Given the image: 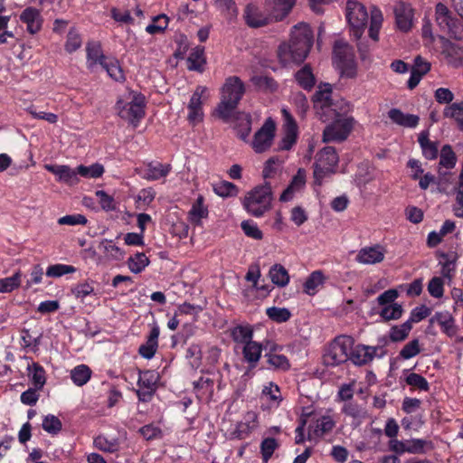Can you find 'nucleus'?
Segmentation results:
<instances>
[{"instance_id": "1", "label": "nucleus", "mask_w": 463, "mask_h": 463, "mask_svg": "<svg viewBox=\"0 0 463 463\" xmlns=\"http://www.w3.org/2000/svg\"><path fill=\"white\" fill-rule=\"evenodd\" d=\"M313 43V33L308 24L299 23L291 30L288 43L279 45L278 56L284 65L301 63L307 58Z\"/></svg>"}, {"instance_id": "2", "label": "nucleus", "mask_w": 463, "mask_h": 463, "mask_svg": "<svg viewBox=\"0 0 463 463\" xmlns=\"http://www.w3.org/2000/svg\"><path fill=\"white\" fill-rule=\"evenodd\" d=\"M314 109L322 121L337 118L341 112H345L348 104L344 99L332 98V87L328 83L320 84L313 97Z\"/></svg>"}, {"instance_id": "3", "label": "nucleus", "mask_w": 463, "mask_h": 463, "mask_svg": "<svg viewBox=\"0 0 463 463\" xmlns=\"http://www.w3.org/2000/svg\"><path fill=\"white\" fill-rule=\"evenodd\" d=\"M244 92L245 86L239 77H228L222 88L221 102L217 107L219 117L228 119L236 109Z\"/></svg>"}, {"instance_id": "4", "label": "nucleus", "mask_w": 463, "mask_h": 463, "mask_svg": "<svg viewBox=\"0 0 463 463\" xmlns=\"http://www.w3.org/2000/svg\"><path fill=\"white\" fill-rule=\"evenodd\" d=\"M271 202V186L265 183L248 192L242 200V205L249 214L260 217L270 209Z\"/></svg>"}, {"instance_id": "5", "label": "nucleus", "mask_w": 463, "mask_h": 463, "mask_svg": "<svg viewBox=\"0 0 463 463\" xmlns=\"http://www.w3.org/2000/svg\"><path fill=\"white\" fill-rule=\"evenodd\" d=\"M333 64L341 77L353 79L357 74V64L353 48L343 41H336L333 50Z\"/></svg>"}, {"instance_id": "6", "label": "nucleus", "mask_w": 463, "mask_h": 463, "mask_svg": "<svg viewBox=\"0 0 463 463\" xmlns=\"http://www.w3.org/2000/svg\"><path fill=\"white\" fill-rule=\"evenodd\" d=\"M339 158L335 149L326 146L316 156L314 163V183L321 185L325 179L335 173Z\"/></svg>"}, {"instance_id": "7", "label": "nucleus", "mask_w": 463, "mask_h": 463, "mask_svg": "<svg viewBox=\"0 0 463 463\" xmlns=\"http://www.w3.org/2000/svg\"><path fill=\"white\" fill-rule=\"evenodd\" d=\"M129 100L118 99L116 104L118 114L135 128L145 116L146 101L142 94L130 93Z\"/></svg>"}, {"instance_id": "8", "label": "nucleus", "mask_w": 463, "mask_h": 463, "mask_svg": "<svg viewBox=\"0 0 463 463\" xmlns=\"http://www.w3.org/2000/svg\"><path fill=\"white\" fill-rule=\"evenodd\" d=\"M354 341L348 335H339L329 345L324 354V363L335 366L350 360Z\"/></svg>"}, {"instance_id": "9", "label": "nucleus", "mask_w": 463, "mask_h": 463, "mask_svg": "<svg viewBox=\"0 0 463 463\" xmlns=\"http://www.w3.org/2000/svg\"><path fill=\"white\" fill-rule=\"evenodd\" d=\"M435 22L441 31L447 32L454 39H463V24L443 3L435 5Z\"/></svg>"}, {"instance_id": "10", "label": "nucleus", "mask_w": 463, "mask_h": 463, "mask_svg": "<svg viewBox=\"0 0 463 463\" xmlns=\"http://www.w3.org/2000/svg\"><path fill=\"white\" fill-rule=\"evenodd\" d=\"M345 15L352 34L355 39H360L368 21L366 7L356 0H349L346 3Z\"/></svg>"}, {"instance_id": "11", "label": "nucleus", "mask_w": 463, "mask_h": 463, "mask_svg": "<svg viewBox=\"0 0 463 463\" xmlns=\"http://www.w3.org/2000/svg\"><path fill=\"white\" fill-rule=\"evenodd\" d=\"M334 121L328 125L323 132L324 142H340L347 138L353 126V118H333Z\"/></svg>"}, {"instance_id": "12", "label": "nucleus", "mask_w": 463, "mask_h": 463, "mask_svg": "<svg viewBox=\"0 0 463 463\" xmlns=\"http://www.w3.org/2000/svg\"><path fill=\"white\" fill-rule=\"evenodd\" d=\"M159 374L156 371L146 370L139 373L137 395L141 402H149L156 392Z\"/></svg>"}, {"instance_id": "13", "label": "nucleus", "mask_w": 463, "mask_h": 463, "mask_svg": "<svg viewBox=\"0 0 463 463\" xmlns=\"http://www.w3.org/2000/svg\"><path fill=\"white\" fill-rule=\"evenodd\" d=\"M275 137V124L267 119L263 126L255 133L251 146L256 153L267 151L272 145Z\"/></svg>"}, {"instance_id": "14", "label": "nucleus", "mask_w": 463, "mask_h": 463, "mask_svg": "<svg viewBox=\"0 0 463 463\" xmlns=\"http://www.w3.org/2000/svg\"><path fill=\"white\" fill-rule=\"evenodd\" d=\"M284 118V134L279 144V149L288 151L290 150L297 142L298 127L288 109H282Z\"/></svg>"}, {"instance_id": "15", "label": "nucleus", "mask_w": 463, "mask_h": 463, "mask_svg": "<svg viewBox=\"0 0 463 463\" xmlns=\"http://www.w3.org/2000/svg\"><path fill=\"white\" fill-rule=\"evenodd\" d=\"M207 92L204 86H197L188 103L187 118L190 123L195 125L203 120V112L202 108V99Z\"/></svg>"}, {"instance_id": "16", "label": "nucleus", "mask_w": 463, "mask_h": 463, "mask_svg": "<svg viewBox=\"0 0 463 463\" xmlns=\"http://www.w3.org/2000/svg\"><path fill=\"white\" fill-rule=\"evenodd\" d=\"M172 170L170 164H162L160 162H149L144 166L137 168V173L147 181H156L166 177Z\"/></svg>"}, {"instance_id": "17", "label": "nucleus", "mask_w": 463, "mask_h": 463, "mask_svg": "<svg viewBox=\"0 0 463 463\" xmlns=\"http://www.w3.org/2000/svg\"><path fill=\"white\" fill-rule=\"evenodd\" d=\"M385 253V248L380 244L367 246L358 251L355 260L364 265H374L384 260Z\"/></svg>"}, {"instance_id": "18", "label": "nucleus", "mask_w": 463, "mask_h": 463, "mask_svg": "<svg viewBox=\"0 0 463 463\" xmlns=\"http://www.w3.org/2000/svg\"><path fill=\"white\" fill-rule=\"evenodd\" d=\"M19 20L26 26V31L30 34H35L42 30L43 18L41 11L35 7L24 8L19 15Z\"/></svg>"}, {"instance_id": "19", "label": "nucleus", "mask_w": 463, "mask_h": 463, "mask_svg": "<svg viewBox=\"0 0 463 463\" xmlns=\"http://www.w3.org/2000/svg\"><path fill=\"white\" fill-rule=\"evenodd\" d=\"M396 25L402 32H409L413 25V9L411 5L399 2L394 6Z\"/></svg>"}, {"instance_id": "20", "label": "nucleus", "mask_w": 463, "mask_h": 463, "mask_svg": "<svg viewBox=\"0 0 463 463\" xmlns=\"http://www.w3.org/2000/svg\"><path fill=\"white\" fill-rule=\"evenodd\" d=\"M457 163V157L449 146H444L440 151L438 173L439 182H448L449 172Z\"/></svg>"}, {"instance_id": "21", "label": "nucleus", "mask_w": 463, "mask_h": 463, "mask_svg": "<svg viewBox=\"0 0 463 463\" xmlns=\"http://www.w3.org/2000/svg\"><path fill=\"white\" fill-rule=\"evenodd\" d=\"M45 169L53 174L59 182L69 185H74L79 183L77 176V168L72 169L65 165H45Z\"/></svg>"}, {"instance_id": "22", "label": "nucleus", "mask_w": 463, "mask_h": 463, "mask_svg": "<svg viewBox=\"0 0 463 463\" xmlns=\"http://www.w3.org/2000/svg\"><path fill=\"white\" fill-rule=\"evenodd\" d=\"M341 412L351 418V426L354 429L358 428L369 416L366 409L356 402L344 403Z\"/></svg>"}, {"instance_id": "23", "label": "nucleus", "mask_w": 463, "mask_h": 463, "mask_svg": "<svg viewBox=\"0 0 463 463\" xmlns=\"http://www.w3.org/2000/svg\"><path fill=\"white\" fill-rule=\"evenodd\" d=\"M379 347L364 345H353L350 360L356 365H363L370 363L376 355Z\"/></svg>"}, {"instance_id": "24", "label": "nucleus", "mask_w": 463, "mask_h": 463, "mask_svg": "<svg viewBox=\"0 0 463 463\" xmlns=\"http://www.w3.org/2000/svg\"><path fill=\"white\" fill-rule=\"evenodd\" d=\"M306 178V171L303 168H299L288 186L281 194L280 201L288 202L292 200L297 193L301 192L305 188Z\"/></svg>"}, {"instance_id": "25", "label": "nucleus", "mask_w": 463, "mask_h": 463, "mask_svg": "<svg viewBox=\"0 0 463 463\" xmlns=\"http://www.w3.org/2000/svg\"><path fill=\"white\" fill-rule=\"evenodd\" d=\"M160 330L158 326L154 325L145 344L141 345L138 354L145 359L150 360L154 357L158 348V337Z\"/></svg>"}, {"instance_id": "26", "label": "nucleus", "mask_w": 463, "mask_h": 463, "mask_svg": "<svg viewBox=\"0 0 463 463\" xmlns=\"http://www.w3.org/2000/svg\"><path fill=\"white\" fill-rule=\"evenodd\" d=\"M263 351L262 344L251 341L242 346V355L244 361L249 364L250 368H255L261 358Z\"/></svg>"}, {"instance_id": "27", "label": "nucleus", "mask_w": 463, "mask_h": 463, "mask_svg": "<svg viewBox=\"0 0 463 463\" xmlns=\"http://www.w3.org/2000/svg\"><path fill=\"white\" fill-rule=\"evenodd\" d=\"M244 19L246 24L250 27L253 28L264 26L269 21V17L264 15L260 9L252 4L246 5L244 10Z\"/></svg>"}, {"instance_id": "28", "label": "nucleus", "mask_w": 463, "mask_h": 463, "mask_svg": "<svg viewBox=\"0 0 463 463\" xmlns=\"http://www.w3.org/2000/svg\"><path fill=\"white\" fill-rule=\"evenodd\" d=\"M257 414L253 411L245 413L243 420L237 423L234 434L239 439L246 438L257 427Z\"/></svg>"}, {"instance_id": "29", "label": "nucleus", "mask_w": 463, "mask_h": 463, "mask_svg": "<svg viewBox=\"0 0 463 463\" xmlns=\"http://www.w3.org/2000/svg\"><path fill=\"white\" fill-rule=\"evenodd\" d=\"M391 120L404 128H415L419 123V117L413 114H406L398 109H392L388 112Z\"/></svg>"}, {"instance_id": "30", "label": "nucleus", "mask_w": 463, "mask_h": 463, "mask_svg": "<svg viewBox=\"0 0 463 463\" xmlns=\"http://www.w3.org/2000/svg\"><path fill=\"white\" fill-rule=\"evenodd\" d=\"M431 323L438 324L442 331L449 336H454L457 333V326H455L452 316L445 312H437L431 318Z\"/></svg>"}, {"instance_id": "31", "label": "nucleus", "mask_w": 463, "mask_h": 463, "mask_svg": "<svg viewBox=\"0 0 463 463\" xmlns=\"http://www.w3.org/2000/svg\"><path fill=\"white\" fill-rule=\"evenodd\" d=\"M277 345H273L269 348V351L266 353L265 357L269 368L277 371H287L290 367V364L287 356L284 354H276Z\"/></svg>"}, {"instance_id": "32", "label": "nucleus", "mask_w": 463, "mask_h": 463, "mask_svg": "<svg viewBox=\"0 0 463 463\" xmlns=\"http://www.w3.org/2000/svg\"><path fill=\"white\" fill-rule=\"evenodd\" d=\"M98 249L105 255L107 259L112 260H121L125 255L124 250L117 246L112 240H101L98 245Z\"/></svg>"}, {"instance_id": "33", "label": "nucleus", "mask_w": 463, "mask_h": 463, "mask_svg": "<svg viewBox=\"0 0 463 463\" xmlns=\"http://www.w3.org/2000/svg\"><path fill=\"white\" fill-rule=\"evenodd\" d=\"M28 377L36 390H42L46 383L45 370L38 363L33 362L27 365Z\"/></svg>"}, {"instance_id": "34", "label": "nucleus", "mask_w": 463, "mask_h": 463, "mask_svg": "<svg viewBox=\"0 0 463 463\" xmlns=\"http://www.w3.org/2000/svg\"><path fill=\"white\" fill-rule=\"evenodd\" d=\"M214 381L208 376H202L194 382L196 395L201 400L211 399L213 394Z\"/></svg>"}, {"instance_id": "35", "label": "nucleus", "mask_w": 463, "mask_h": 463, "mask_svg": "<svg viewBox=\"0 0 463 463\" xmlns=\"http://www.w3.org/2000/svg\"><path fill=\"white\" fill-rule=\"evenodd\" d=\"M261 397L272 407H279L283 400L279 387L273 382H269L263 386Z\"/></svg>"}, {"instance_id": "36", "label": "nucleus", "mask_w": 463, "mask_h": 463, "mask_svg": "<svg viewBox=\"0 0 463 463\" xmlns=\"http://www.w3.org/2000/svg\"><path fill=\"white\" fill-rule=\"evenodd\" d=\"M273 9L270 12V19L281 21L291 11L296 4V0H272Z\"/></svg>"}, {"instance_id": "37", "label": "nucleus", "mask_w": 463, "mask_h": 463, "mask_svg": "<svg viewBox=\"0 0 463 463\" xmlns=\"http://www.w3.org/2000/svg\"><path fill=\"white\" fill-rule=\"evenodd\" d=\"M208 215V210L203 205V197L198 196L196 201L193 203L189 213H188V220L191 223L194 225H199L202 222L203 218H206Z\"/></svg>"}, {"instance_id": "38", "label": "nucleus", "mask_w": 463, "mask_h": 463, "mask_svg": "<svg viewBox=\"0 0 463 463\" xmlns=\"http://www.w3.org/2000/svg\"><path fill=\"white\" fill-rule=\"evenodd\" d=\"M331 410H328L327 413L322 415L316 421L314 428V435L317 437H322L333 430L335 427V420L330 414Z\"/></svg>"}, {"instance_id": "39", "label": "nucleus", "mask_w": 463, "mask_h": 463, "mask_svg": "<svg viewBox=\"0 0 463 463\" xmlns=\"http://www.w3.org/2000/svg\"><path fill=\"white\" fill-rule=\"evenodd\" d=\"M326 278L322 271H313L306 279L303 289L309 296H314L325 283Z\"/></svg>"}, {"instance_id": "40", "label": "nucleus", "mask_w": 463, "mask_h": 463, "mask_svg": "<svg viewBox=\"0 0 463 463\" xmlns=\"http://www.w3.org/2000/svg\"><path fill=\"white\" fill-rule=\"evenodd\" d=\"M231 336L235 343L243 346L253 340V329L249 325H239L232 329Z\"/></svg>"}, {"instance_id": "41", "label": "nucleus", "mask_w": 463, "mask_h": 463, "mask_svg": "<svg viewBox=\"0 0 463 463\" xmlns=\"http://www.w3.org/2000/svg\"><path fill=\"white\" fill-rule=\"evenodd\" d=\"M213 5L229 22L234 21L239 14L233 0H215Z\"/></svg>"}, {"instance_id": "42", "label": "nucleus", "mask_w": 463, "mask_h": 463, "mask_svg": "<svg viewBox=\"0 0 463 463\" xmlns=\"http://www.w3.org/2000/svg\"><path fill=\"white\" fill-rule=\"evenodd\" d=\"M383 21L382 11L376 6H373L370 10V27L369 36L374 42L379 40V32Z\"/></svg>"}, {"instance_id": "43", "label": "nucleus", "mask_w": 463, "mask_h": 463, "mask_svg": "<svg viewBox=\"0 0 463 463\" xmlns=\"http://www.w3.org/2000/svg\"><path fill=\"white\" fill-rule=\"evenodd\" d=\"M100 65L107 71L108 75L116 81L125 80V75L118 60L108 58L100 61Z\"/></svg>"}, {"instance_id": "44", "label": "nucleus", "mask_w": 463, "mask_h": 463, "mask_svg": "<svg viewBox=\"0 0 463 463\" xmlns=\"http://www.w3.org/2000/svg\"><path fill=\"white\" fill-rule=\"evenodd\" d=\"M269 277L272 283L280 288H284L289 283L288 272L281 264L273 265L269 269Z\"/></svg>"}, {"instance_id": "45", "label": "nucleus", "mask_w": 463, "mask_h": 463, "mask_svg": "<svg viewBox=\"0 0 463 463\" xmlns=\"http://www.w3.org/2000/svg\"><path fill=\"white\" fill-rule=\"evenodd\" d=\"M96 449L109 453L117 452L119 449V441L117 438L109 439L104 435H99L94 439Z\"/></svg>"}, {"instance_id": "46", "label": "nucleus", "mask_w": 463, "mask_h": 463, "mask_svg": "<svg viewBox=\"0 0 463 463\" xmlns=\"http://www.w3.org/2000/svg\"><path fill=\"white\" fill-rule=\"evenodd\" d=\"M91 376V371L89 366L80 364L71 371V378L74 384L77 386H83L86 384Z\"/></svg>"}, {"instance_id": "47", "label": "nucleus", "mask_w": 463, "mask_h": 463, "mask_svg": "<svg viewBox=\"0 0 463 463\" xmlns=\"http://www.w3.org/2000/svg\"><path fill=\"white\" fill-rule=\"evenodd\" d=\"M87 51V64L90 69H92L98 63L100 64L101 61L108 60L103 53L102 50L98 43H89L86 48Z\"/></svg>"}, {"instance_id": "48", "label": "nucleus", "mask_w": 463, "mask_h": 463, "mask_svg": "<svg viewBox=\"0 0 463 463\" xmlns=\"http://www.w3.org/2000/svg\"><path fill=\"white\" fill-rule=\"evenodd\" d=\"M149 259L143 252H137L128 260V266L131 272L138 274L149 264Z\"/></svg>"}, {"instance_id": "49", "label": "nucleus", "mask_w": 463, "mask_h": 463, "mask_svg": "<svg viewBox=\"0 0 463 463\" xmlns=\"http://www.w3.org/2000/svg\"><path fill=\"white\" fill-rule=\"evenodd\" d=\"M443 114L446 118H453L459 128L463 130V101L447 106L444 109Z\"/></svg>"}, {"instance_id": "50", "label": "nucleus", "mask_w": 463, "mask_h": 463, "mask_svg": "<svg viewBox=\"0 0 463 463\" xmlns=\"http://www.w3.org/2000/svg\"><path fill=\"white\" fill-rule=\"evenodd\" d=\"M21 271H16L13 276L0 279V293H10L21 285Z\"/></svg>"}, {"instance_id": "51", "label": "nucleus", "mask_w": 463, "mask_h": 463, "mask_svg": "<svg viewBox=\"0 0 463 463\" xmlns=\"http://www.w3.org/2000/svg\"><path fill=\"white\" fill-rule=\"evenodd\" d=\"M295 77L298 83L305 90H311L315 85V77L308 66L299 70Z\"/></svg>"}, {"instance_id": "52", "label": "nucleus", "mask_w": 463, "mask_h": 463, "mask_svg": "<svg viewBox=\"0 0 463 463\" xmlns=\"http://www.w3.org/2000/svg\"><path fill=\"white\" fill-rule=\"evenodd\" d=\"M266 314L269 319L276 323H284L290 319L291 312L286 307H271L266 309Z\"/></svg>"}, {"instance_id": "53", "label": "nucleus", "mask_w": 463, "mask_h": 463, "mask_svg": "<svg viewBox=\"0 0 463 463\" xmlns=\"http://www.w3.org/2000/svg\"><path fill=\"white\" fill-rule=\"evenodd\" d=\"M104 173V167L100 164H93L86 166L80 165L77 167V176L80 175L85 178H99Z\"/></svg>"}, {"instance_id": "54", "label": "nucleus", "mask_w": 463, "mask_h": 463, "mask_svg": "<svg viewBox=\"0 0 463 463\" xmlns=\"http://www.w3.org/2000/svg\"><path fill=\"white\" fill-rule=\"evenodd\" d=\"M419 143L421 146L423 156L427 159L432 160L437 157L439 150L436 143L429 140L428 137L423 134L419 137Z\"/></svg>"}, {"instance_id": "55", "label": "nucleus", "mask_w": 463, "mask_h": 463, "mask_svg": "<svg viewBox=\"0 0 463 463\" xmlns=\"http://www.w3.org/2000/svg\"><path fill=\"white\" fill-rule=\"evenodd\" d=\"M204 62L203 50L201 48L194 49L187 58V67L190 71H202Z\"/></svg>"}, {"instance_id": "56", "label": "nucleus", "mask_w": 463, "mask_h": 463, "mask_svg": "<svg viewBox=\"0 0 463 463\" xmlns=\"http://www.w3.org/2000/svg\"><path fill=\"white\" fill-rule=\"evenodd\" d=\"M432 448L431 442L423 439H408L407 453L422 454Z\"/></svg>"}, {"instance_id": "57", "label": "nucleus", "mask_w": 463, "mask_h": 463, "mask_svg": "<svg viewBox=\"0 0 463 463\" xmlns=\"http://www.w3.org/2000/svg\"><path fill=\"white\" fill-rule=\"evenodd\" d=\"M411 330V321H406L400 326H394L390 330V333H389L390 339L393 342L402 341L408 336Z\"/></svg>"}, {"instance_id": "58", "label": "nucleus", "mask_w": 463, "mask_h": 463, "mask_svg": "<svg viewBox=\"0 0 463 463\" xmlns=\"http://www.w3.org/2000/svg\"><path fill=\"white\" fill-rule=\"evenodd\" d=\"M250 81L260 90L273 91L277 89L274 80L268 76L256 75L251 77Z\"/></svg>"}, {"instance_id": "59", "label": "nucleus", "mask_w": 463, "mask_h": 463, "mask_svg": "<svg viewBox=\"0 0 463 463\" xmlns=\"http://www.w3.org/2000/svg\"><path fill=\"white\" fill-rule=\"evenodd\" d=\"M76 269L71 265L67 264H53L50 265L46 269V276L50 278H60L63 275L74 273Z\"/></svg>"}, {"instance_id": "60", "label": "nucleus", "mask_w": 463, "mask_h": 463, "mask_svg": "<svg viewBox=\"0 0 463 463\" xmlns=\"http://www.w3.org/2000/svg\"><path fill=\"white\" fill-rule=\"evenodd\" d=\"M402 307L398 303L385 306L382 308L380 316L384 320H396L402 315Z\"/></svg>"}, {"instance_id": "61", "label": "nucleus", "mask_w": 463, "mask_h": 463, "mask_svg": "<svg viewBox=\"0 0 463 463\" xmlns=\"http://www.w3.org/2000/svg\"><path fill=\"white\" fill-rule=\"evenodd\" d=\"M213 191L221 197L233 196L237 194L238 188L232 183L223 181L213 185Z\"/></svg>"}, {"instance_id": "62", "label": "nucleus", "mask_w": 463, "mask_h": 463, "mask_svg": "<svg viewBox=\"0 0 463 463\" xmlns=\"http://www.w3.org/2000/svg\"><path fill=\"white\" fill-rule=\"evenodd\" d=\"M168 25V19L165 15H157L153 22L146 27V33L149 34H156L164 32Z\"/></svg>"}, {"instance_id": "63", "label": "nucleus", "mask_w": 463, "mask_h": 463, "mask_svg": "<svg viewBox=\"0 0 463 463\" xmlns=\"http://www.w3.org/2000/svg\"><path fill=\"white\" fill-rule=\"evenodd\" d=\"M278 448V442L274 438L264 439L260 444L262 460L267 463Z\"/></svg>"}, {"instance_id": "64", "label": "nucleus", "mask_w": 463, "mask_h": 463, "mask_svg": "<svg viewBox=\"0 0 463 463\" xmlns=\"http://www.w3.org/2000/svg\"><path fill=\"white\" fill-rule=\"evenodd\" d=\"M420 352V342L418 339H413L407 343L400 352V356L404 360H409Z\"/></svg>"}]
</instances>
